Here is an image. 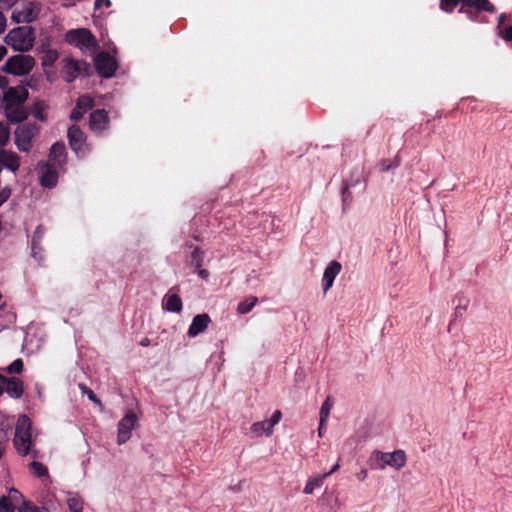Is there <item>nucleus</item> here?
Masks as SVG:
<instances>
[{
    "mask_svg": "<svg viewBox=\"0 0 512 512\" xmlns=\"http://www.w3.org/2000/svg\"><path fill=\"white\" fill-rule=\"evenodd\" d=\"M28 97V91L23 86L5 89L3 104L6 116L11 122H21L27 117L23 103Z\"/></svg>",
    "mask_w": 512,
    "mask_h": 512,
    "instance_id": "nucleus-1",
    "label": "nucleus"
},
{
    "mask_svg": "<svg viewBox=\"0 0 512 512\" xmlns=\"http://www.w3.org/2000/svg\"><path fill=\"white\" fill-rule=\"evenodd\" d=\"M406 454L403 450L393 452H382L375 450L369 457V465L372 469L384 470L390 467L400 470L406 465Z\"/></svg>",
    "mask_w": 512,
    "mask_h": 512,
    "instance_id": "nucleus-2",
    "label": "nucleus"
},
{
    "mask_svg": "<svg viewBox=\"0 0 512 512\" xmlns=\"http://www.w3.org/2000/svg\"><path fill=\"white\" fill-rule=\"evenodd\" d=\"M34 41V29L30 26L14 28L5 36L6 44L18 52H28L31 50L34 45Z\"/></svg>",
    "mask_w": 512,
    "mask_h": 512,
    "instance_id": "nucleus-3",
    "label": "nucleus"
},
{
    "mask_svg": "<svg viewBox=\"0 0 512 512\" xmlns=\"http://www.w3.org/2000/svg\"><path fill=\"white\" fill-rule=\"evenodd\" d=\"M65 41L80 49L83 53L93 54L96 47V39L92 33L85 28L69 30L65 34Z\"/></svg>",
    "mask_w": 512,
    "mask_h": 512,
    "instance_id": "nucleus-4",
    "label": "nucleus"
},
{
    "mask_svg": "<svg viewBox=\"0 0 512 512\" xmlns=\"http://www.w3.org/2000/svg\"><path fill=\"white\" fill-rule=\"evenodd\" d=\"M31 421L26 415H22L18 418L14 445L17 452L21 455H27L30 451L32 439H31Z\"/></svg>",
    "mask_w": 512,
    "mask_h": 512,
    "instance_id": "nucleus-5",
    "label": "nucleus"
},
{
    "mask_svg": "<svg viewBox=\"0 0 512 512\" xmlns=\"http://www.w3.org/2000/svg\"><path fill=\"white\" fill-rule=\"evenodd\" d=\"M138 425V414L132 409L127 410L117 424V444L123 445L128 442Z\"/></svg>",
    "mask_w": 512,
    "mask_h": 512,
    "instance_id": "nucleus-6",
    "label": "nucleus"
},
{
    "mask_svg": "<svg viewBox=\"0 0 512 512\" xmlns=\"http://www.w3.org/2000/svg\"><path fill=\"white\" fill-rule=\"evenodd\" d=\"M40 5L32 1L17 2L12 10L11 19L15 23H30L37 19Z\"/></svg>",
    "mask_w": 512,
    "mask_h": 512,
    "instance_id": "nucleus-7",
    "label": "nucleus"
},
{
    "mask_svg": "<svg viewBox=\"0 0 512 512\" xmlns=\"http://www.w3.org/2000/svg\"><path fill=\"white\" fill-rule=\"evenodd\" d=\"M35 60L30 55L18 54L10 57L3 66V71L16 75L23 76L28 74L34 67Z\"/></svg>",
    "mask_w": 512,
    "mask_h": 512,
    "instance_id": "nucleus-8",
    "label": "nucleus"
},
{
    "mask_svg": "<svg viewBox=\"0 0 512 512\" xmlns=\"http://www.w3.org/2000/svg\"><path fill=\"white\" fill-rule=\"evenodd\" d=\"M281 419L282 412L279 409L274 410L269 418L254 422L250 426V433L256 438L262 436L270 437L274 432V427L281 421Z\"/></svg>",
    "mask_w": 512,
    "mask_h": 512,
    "instance_id": "nucleus-9",
    "label": "nucleus"
},
{
    "mask_svg": "<svg viewBox=\"0 0 512 512\" xmlns=\"http://www.w3.org/2000/svg\"><path fill=\"white\" fill-rule=\"evenodd\" d=\"M457 5H461L460 12H465L466 8L493 10V6L488 0H441L440 8L445 12H452Z\"/></svg>",
    "mask_w": 512,
    "mask_h": 512,
    "instance_id": "nucleus-10",
    "label": "nucleus"
},
{
    "mask_svg": "<svg viewBox=\"0 0 512 512\" xmlns=\"http://www.w3.org/2000/svg\"><path fill=\"white\" fill-rule=\"evenodd\" d=\"M39 128L35 124H23L15 131V145L22 152H29L32 140L38 134Z\"/></svg>",
    "mask_w": 512,
    "mask_h": 512,
    "instance_id": "nucleus-11",
    "label": "nucleus"
},
{
    "mask_svg": "<svg viewBox=\"0 0 512 512\" xmlns=\"http://www.w3.org/2000/svg\"><path fill=\"white\" fill-rule=\"evenodd\" d=\"M67 137L72 150L80 158L85 157L90 152L86 143V136L77 126H71L68 129Z\"/></svg>",
    "mask_w": 512,
    "mask_h": 512,
    "instance_id": "nucleus-12",
    "label": "nucleus"
},
{
    "mask_svg": "<svg viewBox=\"0 0 512 512\" xmlns=\"http://www.w3.org/2000/svg\"><path fill=\"white\" fill-rule=\"evenodd\" d=\"M59 167L50 163H41L38 165L37 170L39 174V181L43 187L52 188L58 181Z\"/></svg>",
    "mask_w": 512,
    "mask_h": 512,
    "instance_id": "nucleus-13",
    "label": "nucleus"
},
{
    "mask_svg": "<svg viewBox=\"0 0 512 512\" xmlns=\"http://www.w3.org/2000/svg\"><path fill=\"white\" fill-rule=\"evenodd\" d=\"M94 64L98 73L105 78L112 77L117 68L115 59L107 53H100L96 55L94 58Z\"/></svg>",
    "mask_w": 512,
    "mask_h": 512,
    "instance_id": "nucleus-14",
    "label": "nucleus"
},
{
    "mask_svg": "<svg viewBox=\"0 0 512 512\" xmlns=\"http://www.w3.org/2000/svg\"><path fill=\"white\" fill-rule=\"evenodd\" d=\"M89 127L95 133H101L109 127L108 113L104 109L95 110L90 114Z\"/></svg>",
    "mask_w": 512,
    "mask_h": 512,
    "instance_id": "nucleus-15",
    "label": "nucleus"
},
{
    "mask_svg": "<svg viewBox=\"0 0 512 512\" xmlns=\"http://www.w3.org/2000/svg\"><path fill=\"white\" fill-rule=\"evenodd\" d=\"M342 266L337 261H331L324 269L321 285L323 292L326 293L334 283L335 278L341 272Z\"/></svg>",
    "mask_w": 512,
    "mask_h": 512,
    "instance_id": "nucleus-16",
    "label": "nucleus"
},
{
    "mask_svg": "<svg viewBox=\"0 0 512 512\" xmlns=\"http://www.w3.org/2000/svg\"><path fill=\"white\" fill-rule=\"evenodd\" d=\"M38 52L42 54L41 65L44 68L53 66L59 58L58 51L49 47V38L41 40Z\"/></svg>",
    "mask_w": 512,
    "mask_h": 512,
    "instance_id": "nucleus-17",
    "label": "nucleus"
},
{
    "mask_svg": "<svg viewBox=\"0 0 512 512\" xmlns=\"http://www.w3.org/2000/svg\"><path fill=\"white\" fill-rule=\"evenodd\" d=\"M211 323V318L208 314L202 313L196 315L188 328L187 334L190 338H195L199 334L206 331L209 324Z\"/></svg>",
    "mask_w": 512,
    "mask_h": 512,
    "instance_id": "nucleus-18",
    "label": "nucleus"
},
{
    "mask_svg": "<svg viewBox=\"0 0 512 512\" xmlns=\"http://www.w3.org/2000/svg\"><path fill=\"white\" fill-rule=\"evenodd\" d=\"M161 305L164 311L170 313H179L183 307L180 296L171 290L164 295Z\"/></svg>",
    "mask_w": 512,
    "mask_h": 512,
    "instance_id": "nucleus-19",
    "label": "nucleus"
},
{
    "mask_svg": "<svg viewBox=\"0 0 512 512\" xmlns=\"http://www.w3.org/2000/svg\"><path fill=\"white\" fill-rule=\"evenodd\" d=\"M93 105V99L89 95L80 96L75 108L70 114V118L74 121L81 119L83 115L93 107Z\"/></svg>",
    "mask_w": 512,
    "mask_h": 512,
    "instance_id": "nucleus-20",
    "label": "nucleus"
},
{
    "mask_svg": "<svg viewBox=\"0 0 512 512\" xmlns=\"http://www.w3.org/2000/svg\"><path fill=\"white\" fill-rule=\"evenodd\" d=\"M62 75L65 81L72 82L81 72V66L72 58L66 57L63 60Z\"/></svg>",
    "mask_w": 512,
    "mask_h": 512,
    "instance_id": "nucleus-21",
    "label": "nucleus"
},
{
    "mask_svg": "<svg viewBox=\"0 0 512 512\" xmlns=\"http://www.w3.org/2000/svg\"><path fill=\"white\" fill-rule=\"evenodd\" d=\"M65 160V146L60 143H55L51 148L48 163L62 167L65 163Z\"/></svg>",
    "mask_w": 512,
    "mask_h": 512,
    "instance_id": "nucleus-22",
    "label": "nucleus"
},
{
    "mask_svg": "<svg viewBox=\"0 0 512 512\" xmlns=\"http://www.w3.org/2000/svg\"><path fill=\"white\" fill-rule=\"evenodd\" d=\"M66 504L70 512H83V498L75 492L66 494Z\"/></svg>",
    "mask_w": 512,
    "mask_h": 512,
    "instance_id": "nucleus-23",
    "label": "nucleus"
},
{
    "mask_svg": "<svg viewBox=\"0 0 512 512\" xmlns=\"http://www.w3.org/2000/svg\"><path fill=\"white\" fill-rule=\"evenodd\" d=\"M326 478V475H318L314 477H310L304 486L303 493L306 495H311L314 491L320 488Z\"/></svg>",
    "mask_w": 512,
    "mask_h": 512,
    "instance_id": "nucleus-24",
    "label": "nucleus"
},
{
    "mask_svg": "<svg viewBox=\"0 0 512 512\" xmlns=\"http://www.w3.org/2000/svg\"><path fill=\"white\" fill-rule=\"evenodd\" d=\"M6 391L13 398H19L23 393L22 382L16 379L5 380Z\"/></svg>",
    "mask_w": 512,
    "mask_h": 512,
    "instance_id": "nucleus-25",
    "label": "nucleus"
},
{
    "mask_svg": "<svg viewBox=\"0 0 512 512\" xmlns=\"http://www.w3.org/2000/svg\"><path fill=\"white\" fill-rule=\"evenodd\" d=\"M257 301L258 299L256 297L251 296L239 302L237 305V312L242 315L249 313L255 307Z\"/></svg>",
    "mask_w": 512,
    "mask_h": 512,
    "instance_id": "nucleus-26",
    "label": "nucleus"
},
{
    "mask_svg": "<svg viewBox=\"0 0 512 512\" xmlns=\"http://www.w3.org/2000/svg\"><path fill=\"white\" fill-rule=\"evenodd\" d=\"M333 403L330 400V398H327L321 405L320 411H319V420H321L322 425H326L330 412L332 409Z\"/></svg>",
    "mask_w": 512,
    "mask_h": 512,
    "instance_id": "nucleus-27",
    "label": "nucleus"
},
{
    "mask_svg": "<svg viewBox=\"0 0 512 512\" xmlns=\"http://www.w3.org/2000/svg\"><path fill=\"white\" fill-rule=\"evenodd\" d=\"M46 105L42 102L36 103L32 109V115L34 118L38 119L41 122L46 121Z\"/></svg>",
    "mask_w": 512,
    "mask_h": 512,
    "instance_id": "nucleus-28",
    "label": "nucleus"
},
{
    "mask_svg": "<svg viewBox=\"0 0 512 512\" xmlns=\"http://www.w3.org/2000/svg\"><path fill=\"white\" fill-rule=\"evenodd\" d=\"M4 497L7 499V502L11 503V505H13V506H16L20 503L22 504L23 502H25L22 498L21 493L14 488L10 489L8 492V495L4 496Z\"/></svg>",
    "mask_w": 512,
    "mask_h": 512,
    "instance_id": "nucleus-29",
    "label": "nucleus"
},
{
    "mask_svg": "<svg viewBox=\"0 0 512 512\" xmlns=\"http://www.w3.org/2000/svg\"><path fill=\"white\" fill-rule=\"evenodd\" d=\"M10 137V129L7 124L0 123V147L6 145Z\"/></svg>",
    "mask_w": 512,
    "mask_h": 512,
    "instance_id": "nucleus-30",
    "label": "nucleus"
},
{
    "mask_svg": "<svg viewBox=\"0 0 512 512\" xmlns=\"http://www.w3.org/2000/svg\"><path fill=\"white\" fill-rule=\"evenodd\" d=\"M202 260L203 253L198 248H195L191 255V264L196 268H200L202 265Z\"/></svg>",
    "mask_w": 512,
    "mask_h": 512,
    "instance_id": "nucleus-31",
    "label": "nucleus"
},
{
    "mask_svg": "<svg viewBox=\"0 0 512 512\" xmlns=\"http://www.w3.org/2000/svg\"><path fill=\"white\" fill-rule=\"evenodd\" d=\"M30 466H31L33 473L38 477H42V476L46 475V473H47L46 467L39 462L34 461L31 463Z\"/></svg>",
    "mask_w": 512,
    "mask_h": 512,
    "instance_id": "nucleus-32",
    "label": "nucleus"
},
{
    "mask_svg": "<svg viewBox=\"0 0 512 512\" xmlns=\"http://www.w3.org/2000/svg\"><path fill=\"white\" fill-rule=\"evenodd\" d=\"M22 368H23L22 360L16 359L7 367V371H8V373H20L22 371Z\"/></svg>",
    "mask_w": 512,
    "mask_h": 512,
    "instance_id": "nucleus-33",
    "label": "nucleus"
},
{
    "mask_svg": "<svg viewBox=\"0 0 512 512\" xmlns=\"http://www.w3.org/2000/svg\"><path fill=\"white\" fill-rule=\"evenodd\" d=\"M80 389L82 390L83 394L87 395V397L92 401L94 402L95 404L101 406L102 403L101 401L96 397V395L93 393V391L89 388H87L86 386L84 385H81L80 386Z\"/></svg>",
    "mask_w": 512,
    "mask_h": 512,
    "instance_id": "nucleus-34",
    "label": "nucleus"
},
{
    "mask_svg": "<svg viewBox=\"0 0 512 512\" xmlns=\"http://www.w3.org/2000/svg\"><path fill=\"white\" fill-rule=\"evenodd\" d=\"M15 506L7 502L5 497L0 499V512H14Z\"/></svg>",
    "mask_w": 512,
    "mask_h": 512,
    "instance_id": "nucleus-35",
    "label": "nucleus"
},
{
    "mask_svg": "<svg viewBox=\"0 0 512 512\" xmlns=\"http://www.w3.org/2000/svg\"><path fill=\"white\" fill-rule=\"evenodd\" d=\"M458 301V305L455 307L456 309V313L457 314H461L462 311H464L466 309V306H467V301L463 298V297H456L453 302H456Z\"/></svg>",
    "mask_w": 512,
    "mask_h": 512,
    "instance_id": "nucleus-36",
    "label": "nucleus"
},
{
    "mask_svg": "<svg viewBox=\"0 0 512 512\" xmlns=\"http://www.w3.org/2000/svg\"><path fill=\"white\" fill-rule=\"evenodd\" d=\"M10 195L11 189L8 186L0 189V206L9 199Z\"/></svg>",
    "mask_w": 512,
    "mask_h": 512,
    "instance_id": "nucleus-37",
    "label": "nucleus"
},
{
    "mask_svg": "<svg viewBox=\"0 0 512 512\" xmlns=\"http://www.w3.org/2000/svg\"><path fill=\"white\" fill-rule=\"evenodd\" d=\"M19 512H39L37 508L28 502H23L22 505L18 506Z\"/></svg>",
    "mask_w": 512,
    "mask_h": 512,
    "instance_id": "nucleus-38",
    "label": "nucleus"
},
{
    "mask_svg": "<svg viewBox=\"0 0 512 512\" xmlns=\"http://www.w3.org/2000/svg\"><path fill=\"white\" fill-rule=\"evenodd\" d=\"M111 6L110 0H95L94 9L100 10L101 8H109Z\"/></svg>",
    "mask_w": 512,
    "mask_h": 512,
    "instance_id": "nucleus-39",
    "label": "nucleus"
},
{
    "mask_svg": "<svg viewBox=\"0 0 512 512\" xmlns=\"http://www.w3.org/2000/svg\"><path fill=\"white\" fill-rule=\"evenodd\" d=\"M500 35L503 39H505L507 41H511L512 40V26L505 28V31L500 32Z\"/></svg>",
    "mask_w": 512,
    "mask_h": 512,
    "instance_id": "nucleus-40",
    "label": "nucleus"
},
{
    "mask_svg": "<svg viewBox=\"0 0 512 512\" xmlns=\"http://www.w3.org/2000/svg\"><path fill=\"white\" fill-rule=\"evenodd\" d=\"M7 85H8L7 78L4 76H0V98L1 97L3 98V95H4Z\"/></svg>",
    "mask_w": 512,
    "mask_h": 512,
    "instance_id": "nucleus-41",
    "label": "nucleus"
},
{
    "mask_svg": "<svg viewBox=\"0 0 512 512\" xmlns=\"http://www.w3.org/2000/svg\"><path fill=\"white\" fill-rule=\"evenodd\" d=\"M5 28H6V18L0 12V34L4 32Z\"/></svg>",
    "mask_w": 512,
    "mask_h": 512,
    "instance_id": "nucleus-42",
    "label": "nucleus"
},
{
    "mask_svg": "<svg viewBox=\"0 0 512 512\" xmlns=\"http://www.w3.org/2000/svg\"><path fill=\"white\" fill-rule=\"evenodd\" d=\"M198 275L203 278V279H206L209 275L208 271L207 270H204V269H200L198 271Z\"/></svg>",
    "mask_w": 512,
    "mask_h": 512,
    "instance_id": "nucleus-43",
    "label": "nucleus"
},
{
    "mask_svg": "<svg viewBox=\"0 0 512 512\" xmlns=\"http://www.w3.org/2000/svg\"><path fill=\"white\" fill-rule=\"evenodd\" d=\"M326 425H322L321 420L319 421L318 436L322 437Z\"/></svg>",
    "mask_w": 512,
    "mask_h": 512,
    "instance_id": "nucleus-44",
    "label": "nucleus"
},
{
    "mask_svg": "<svg viewBox=\"0 0 512 512\" xmlns=\"http://www.w3.org/2000/svg\"><path fill=\"white\" fill-rule=\"evenodd\" d=\"M338 468H339V464H335V465L332 467V469H331L329 472L325 473L324 475H326V477H328V476H330L332 473H334L335 471H337V470H338Z\"/></svg>",
    "mask_w": 512,
    "mask_h": 512,
    "instance_id": "nucleus-45",
    "label": "nucleus"
},
{
    "mask_svg": "<svg viewBox=\"0 0 512 512\" xmlns=\"http://www.w3.org/2000/svg\"><path fill=\"white\" fill-rule=\"evenodd\" d=\"M36 249H37V247H36V239L34 237L33 240H32V254H33V257H35V258H36Z\"/></svg>",
    "mask_w": 512,
    "mask_h": 512,
    "instance_id": "nucleus-46",
    "label": "nucleus"
},
{
    "mask_svg": "<svg viewBox=\"0 0 512 512\" xmlns=\"http://www.w3.org/2000/svg\"><path fill=\"white\" fill-rule=\"evenodd\" d=\"M7 49L5 46H0V60L6 55Z\"/></svg>",
    "mask_w": 512,
    "mask_h": 512,
    "instance_id": "nucleus-47",
    "label": "nucleus"
},
{
    "mask_svg": "<svg viewBox=\"0 0 512 512\" xmlns=\"http://www.w3.org/2000/svg\"><path fill=\"white\" fill-rule=\"evenodd\" d=\"M4 385H5V378L0 375V395L3 392Z\"/></svg>",
    "mask_w": 512,
    "mask_h": 512,
    "instance_id": "nucleus-48",
    "label": "nucleus"
},
{
    "mask_svg": "<svg viewBox=\"0 0 512 512\" xmlns=\"http://www.w3.org/2000/svg\"><path fill=\"white\" fill-rule=\"evenodd\" d=\"M30 338H31V335L28 333V334H27V337H26V339H25V346H26V347H28V346H29V344H30V342H31V339H30Z\"/></svg>",
    "mask_w": 512,
    "mask_h": 512,
    "instance_id": "nucleus-49",
    "label": "nucleus"
},
{
    "mask_svg": "<svg viewBox=\"0 0 512 512\" xmlns=\"http://www.w3.org/2000/svg\"><path fill=\"white\" fill-rule=\"evenodd\" d=\"M505 19H506L505 15H500L499 16V24L504 23Z\"/></svg>",
    "mask_w": 512,
    "mask_h": 512,
    "instance_id": "nucleus-50",
    "label": "nucleus"
},
{
    "mask_svg": "<svg viewBox=\"0 0 512 512\" xmlns=\"http://www.w3.org/2000/svg\"><path fill=\"white\" fill-rule=\"evenodd\" d=\"M497 29H500V26H497ZM503 31H504V30H499L498 35H499V36H501V35H500V32H503Z\"/></svg>",
    "mask_w": 512,
    "mask_h": 512,
    "instance_id": "nucleus-51",
    "label": "nucleus"
},
{
    "mask_svg": "<svg viewBox=\"0 0 512 512\" xmlns=\"http://www.w3.org/2000/svg\"><path fill=\"white\" fill-rule=\"evenodd\" d=\"M2 453H3V449H2V447L0 446V458L2 457Z\"/></svg>",
    "mask_w": 512,
    "mask_h": 512,
    "instance_id": "nucleus-52",
    "label": "nucleus"
},
{
    "mask_svg": "<svg viewBox=\"0 0 512 512\" xmlns=\"http://www.w3.org/2000/svg\"><path fill=\"white\" fill-rule=\"evenodd\" d=\"M147 343H148V340L143 341V342H142V345H147Z\"/></svg>",
    "mask_w": 512,
    "mask_h": 512,
    "instance_id": "nucleus-53",
    "label": "nucleus"
},
{
    "mask_svg": "<svg viewBox=\"0 0 512 512\" xmlns=\"http://www.w3.org/2000/svg\"><path fill=\"white\" fill-rule=\"evenodd\" d=\"M366 476V472H363V474H361V477H365Z\"/></svg>",
    "mask_w": 512,
    "mask_h": 512,
    "instance_id": "nucleus-54",
    "label": "nucleus"
},
{
    "mask_svg": "<svg viewBox=\"0 0 512 512\" xmlns=\"http://www.w3.org/2000/svg\"><path fill=\"white\" fill-rule=\"evenodd\" d=\"M366 476V472H363V474H361V477H365Z\"/></svg>",
    "mask_w": 512,
    "mask_h": 512,
    "instance_id": "nucleus-55",
    "label": "nucleus"
}]
</instances>
